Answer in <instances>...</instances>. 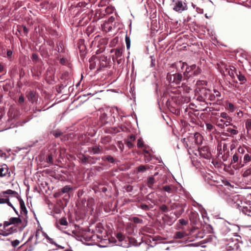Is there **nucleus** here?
<instances>
[{"label": "nucleus", "instance_id": "nucleus-1", "mask_svg": "<svg viewBox=\"0 0 251 251\" xmlns=\"http://www.w3.org/2000/svg\"><path fill=\"white\" fill-rule=\"evenodd\" d=\"M203 139V136L200 133L195 132L182 139L181 141L187 149L189 155H192L195 150L202 144Z\"/></svg>", "mask_w": 251, "mask_h": 251}, {"label": "nucleus", "instance_id": "nucleus-2", "mask_svg": "<svg viewBox=\"0 0 251 251\" xmlns=\"http://www.w3.org/2000/svg\"><path fill=\"white\" fill-rule=\"evenodd\" d=\"M213 91L214 93H212L210 89H206L205 87H202L197 92L198 94L197 100L205 103L206 100L213 101L216 98L221 97V93L219 91L214 89Z\"/></svg>", "mask_w": 251, "mask_h": 251}, {"label": "nucleus", "instance_id": "nucleus-3", "mask_svg": "<svg viewBox=\"0 0 251 251\" xmlns=\"http://www.w3.org/2000/svg\"><path fill=\"white\" fill-rule=\"evenodd\" d=\"M113 113L114 109L112 108H106L100 111L99 121L101 125L113 122V120H115V116L113 115Z\"/></svg>", "mask_w": 251, "mask_h": 251}, {"label": "nucleus", "instance_id": "nucleus-4", "mask_svg": "<svg viewBox=\"0 0 251 251\" xmlns=\"http://www.w3.org/2000/svg\"><path fill=\"white\" fill-rule=\"evenodd\" d=\"M185 66H186V68L184 73V75H186V77L197 76L201 73V69L196 64L188 65L186 62H183L181 68Z\"/></svg>", "mask_w": 251, "mask_h": 251}, {"label": "nucleus", "instance_id": "nucleus-5", "mask_svg": "<svg viewBox=\"0 0 251 251\" xmlns=\"http://www.w3.org/2000/svg\"><path fill=\"white\" fill-rule=\"evenodd\" d=\"M167 79L173 86L176 85L177 87L183 80V75L180 73H176L174 74L168 73Z\"/></svg>", "mask_w": 251, "mask_h": 251}, {"label": "nucleus", "instance_id": "nucleus-6", "mask_svg": "<svg viewBox=\"0 0 251 251\" xmlns=\"http://www.w3.org/2000/svg\"><path fill=\"white\" fill-rule=\"evenodd\" d=\"M137 146L138 148L143 149V151L145 153V157H147V155L149 157H154V151L151 149H150L149 146H147L144 144L141 138L138 139Z\"/></svg>", "mask_w": 251, "mask_h": 251}, {"label": "nucleus", "instance_id": "nucleus-7", "mask_svg": "<svg viewBox=\"0 0 251 251\" xmlns=\"http://www.w3.org/2000/svg\"><path fill=\"white\" fill-rule=\"evenodd\" d=\"M251 158H232L230 165L235 170L239 169L245 165L248 161H250Z\"/></svg>", "mask_w": 251, "mask_h": 251}, {"label": "nucleus", "instance_id": "nucleus-8", "mask_svg": "<svg viewBox=\"0 0 251 251\" xmlns=\"http://www.w3.org/2000/svg\"><path fill=\"white\" fill-rule=\"evenodd\" d=\"M193 154L198 156L199 154L201 157H210L211 156V152L209 147L207 146H203L201 148L199 147L195 150Z\"/></svg>", "mask_w": 251, "mask_h": 251}, {"label": "nucleus", "instance_id": "nucleus-9", "mask_svg": "<svg viewBox=\"0 0 251 251\" xmlns=\"http://www.w3.org/2000/svg\"><path fill=\"white\" fill-rule=\"evenodd\" d=\"M173 10L176 12L181 13L187 9V5L184 0H176L174 1Z\"/></svg>", "mask_w": 251, "mask_h": 251}, {"label": "nucleus", "instance_id": "nucleus-10", "mask_svg": "<svg viewBox=\"0 0 251 251\" xmlns=\"http://www.w3.org/2000/svg\"><path fill=\"white\" fill-rule=\"evenodd\" d=\"M89 68L90 70L96 69L97 72L101 71V69L99 68L98 56L96 55H93L90 58Z\"/></svg>", "mask_w": 251, "mask_h": 251}, {"label": "nucleus", "instance_id": "nucleus-11", "mask_svg": "<svg viewBox=\"0 0 251 251\" xmlns=\"http://www.w3.org/2000/svg\"><path fill=\"white\" fill-rule=\"evenodd\" d=\"M99 59V68L101 69V71L103 68L107 67L109 65L110 63V59H108L107 56L101 55L100 56H98Z\"/></svg>", "mask_w": 251, "mask_h": 251}, {"label": "nucleus", "instance_id": "nucleus-12", "mask_svg": "<svg viewBox=\"0 0 251 251\" xmlns=\"http://www.w3.org/2000/svg\"><path fill=\"white\" fill-rule=\"evenodd\" d=\"M226 132H223L221 133L222 138L224 139V136H233L238 133V131L234 128L231 127H227L226 130Z\"/></svg>", "mask_w": 251, "mask_h": 251}, {"label": "nucleus", "instance_id": "nucleus-13", "mask_svg": "<svg viewBox=\"0 0 251 251\" xmlns=\"http://www.w3.org/2000/svg\"><path fill=\"white\" fill-rule=\"evenodd\" d=\"M124 49L123 47L117 48L116 49H112L110 51L111 53H114L113 56V60L114 61L115 58L121 57L123 56Z\"/></svg>", "mask_w": 251, "mask_h": 251}, {"label": "nucleus", "instance_id": "nucleus-14", "mask_svg": "<svg viewBox=\"0 0 251 251\" xmlns=\"http://www.w3.org/2000/svg\"><path fill=\"white\" fill-rule=\"evenodd\" d=\"M30 150L28 148H21L18 150L14 151L15 153H13L14 155H18L22 156H25L27 155V153L29 152Z\"/></svg>", "mask_w": 251, "mask_h": 251}, {"label": "nucleus", "instance_id": "nucleus-15", "mask_svg": "<svg viewBox=\"0 0 251 251\" xmlns=\"http://www.w3.org/2000/svg\"><path fill=\"white\" fill-rule=\"evenodd\" d=\"M26 98L31 103H34L37 100V94L34 91H29L26 95Z\"/></svg>", "mask_w": 251, "mask_h": 251}, {"label": "nucleus", "instance_id": "nucleus-16", "mask_svg": "<svg viewBox=\"0 0 251 251\" xmlns=\"http://www.w3.org/2000/svg\"><path fill=\"white\" fill-rule=\"evenodd\" d=\"M207 82L204 80H199L197 81L196 85V92H198V90L201 89L202 87H205V86L207 85Z\"/></svg>", "mask_w": 251, "mask_h": 251}, {"label": "nucleus", "instance_id": "nucleus-17", "mask_svg": "<svg viewBox=\"0 0 251 251\" xmlns=\"http://www.w3.org/2000/svg\"><path fill=\"white\" fill-rule=\"evenodd\" d=\"M226 71L232 78H234L235 75L237 74V70L234 66H229L228 68L226 69Z\"/></svg>", "mask_w": 251, "mask_h": 251}, {"label": "nucleus", "instance_id": "nucleus-18", "mask_svg": "<svg viewBox=\"0 0 251 251\" xmlns=\"http://www.w3.org/2000/svg\"><path fill=\"white\" fill-rule=\"evenodd\" d=\"M89 151L92 154H99L102 152V150L100 149L99 146H95L90 148Z\"/></svg>", "mask_w": 251, "mask_h": 251}, {"label": "nucleus", "instance_id": "nucleus-19", "mask_svg": "<svg viewBox=\"0 0 251 251\" xmlns=\"http://www.w3.org/2000/svg\"><path fill=\"white\" fill-rule=\"evenodd\" d=\"M220 117L223 118L224 119L226 120V126L231 125L230 123L231 121V118L228 115L226 112H222L220 114Z\"/></svg>", "mask_w": 251, "mask_h": 251}, {"label": "nucleus", "instance_id": "nucleus-20", "mask_svg": "<svg viewBox=\"0 0 251 251\" xmlns=\"http://www.w3.org/2000/svg\"><path fill=\"white\" fill-rule=\"evenodd\" d=\"M8 172V168L6 165L3 164L0 166V177L5 176Z\"/></svg>", "mask_w": 251, "mask_h": 251}, {"label": "nucleus", "instance_id": "nucleus-21", "mask_svg": "<svg viewBox=\"0 0 251 251\" xmlns=\"http://www.w3.org/2000/svg\"><path fill=\"white\" fill-rule=\"evenodd\" d=\"M102 30L106 32H108L109 31H110L112 29V24L107 23L105 22L102 25Z\"/></svg>", "mask_w": 251, "mask_h": 251}, {"label": "nucleus", "instance_id": "nucleus-22", "mask_svg": "<svg viewBox=\"0 0 251 251\" xmlns=\"http://www.w3.org/2000/svg\"><path fill=\"white\" fill-rule=\"evenodd\" d=\"M236 76L239 80L240 81V84H244L247 81V79L245 76L243 74H242L240 71L238 72L237 74H236Z\"/></svg>", "mask_w": 251, "mask_h": 251}, {"label": "nucleus", "instance_id": "nucleus-23", "mask_svg": "<svg viewBox=\"0 0 251 251\" xmlns=\"http://www.w3.org/2000/svg\"><path fill=\"white\" fill-rule=\"evenodd\" d=\"M206 130L209 132H214L216 131V128L214 126H213L210 123H206L205 124Z\"/></svg>", "mask_w": 251, "mask_h": 251}, {"label": "nucleus", "instance_id": "nucleus-24", "mask_svg": "<svg viewBox=\"0 0 251 251\" xmlns=\"http://www.w3.org/2000/svg\"><path fill=\"white\" fill-rule=\"evenodd\" d=\"M9 221L11 225L19 224L22 222L21 220L19 218L12 217L9 219Z\"/></svg>", "mask_w": 251, "mask_h": 251}, {"label": "nucleus", "instance_id": "nucleus-25", "mask_svg": "<svg viewBox=\"0 0 251 251\" xmlns=\"http://www.w3.org/2000/svg\"><path fill=\"white\" fill-rule=\"evenodd\" d=\"M155 182V178L153 176L149 177L147 179V183L149 187L151 188L153 184Z\"/></svg>", "mask_w": 251, "mask_h": 251}, {"label": "nucleus", "instance_id": "nucleus-26", "mask_svg": "<svg viewBox=\"0 0 251 251\" xmlns=\"http://www.w3.org/2000/svg\"><path fill=\"white\" fill-rule=\"evenodd\" d=\"M20 201V207L22 211H23L25 214H26L27 213V211L26 210V208L25 207V203L24 201L22 200H20L19 201Z\"/></svg>", "mask_w": 251, "mask_h": 251}, {"label": "nucleus", "instance_id": "nucleus-27", "mask_svg": "<svg viewBox=\"0 0 251 251\" xmlns=\"http://www.w3.org/2000/svg\"><path fill=\"white\" fill-rule=\"evenodd\" d=\"M77 47L79 50L80 52H83L85 50V46L83 44L82 40H80L77 43Z\"/></svg>", "mask_w": 251, "mask_h": 251}, {"label": "nucleus", "instance_id": "nucleus-28", "mask_svg": "<svg viewBox=\"0 0 251 251\" xmlns=\"http://www.w3.org/2000/svg\"><path fill=\"white\" fill-rule=\"evenodd\" d=\"M8 196L7 195L3 196L2 193L0 194V204H3L7 202Z\"/></svg>", "mask_w": 251, "mask_h": 251}, {"label": "nucleus", "instance_id": "nucleus-29", "mask_svg": "<svg viewBox=\"0 0 251 251\" xmlns=\"http://www.w3.org/2000/svg\"><path fill=\"white\" fill-rule=\"evenodd\" d=\"M72 190H73V188L69 185H66V186L63 187L61 189V191L63 193H69V192H70L71 191H72Z\"/></svg>", "mask_w": 251, "mask_h": 251}, {"label": "nucleus", "instance_id": "nucleus-30", "mask_svg": "<svg viewBox=\"0 0 251 251\" xmlns=\"http://www.w3.org/2000/svg\"><path fill=\"white\" fill-rule=\"evenodd\" d=\"M52 134L55 138H58V137L62 135L63 132L60 130L57 129L53 131Z\"/></svg>", "mask_w": 251, "mask_h": 251}, {"label": "nucleus", "instance_id": "nucleus-31", "mask_svg": "<svg viewBox=\"0 0 251 251\" xmlns=\"http://www.w3.org/2000/svg\"><path fill=\"white\" fill-rule=\"evenodd\" d=\"M163 189L164 191L169 193H173L174 192V190L171 186H163Z\"/></svg>", "mask_w": 251, "mask_h": 251}, {"label": "nucleus", "instance_id": "nucleus-32", "mask_svg": "<svg viewBox=\"0 0 251 251\" xmlns=\"http://www.w3.org/2000/svg\"><path fill=\"white\" fill-rule=\"evenodd\" d=\"M125 41L126 43V48L127 50H129L130 47V39L129 37L126 35L125 37Z\"/></svg>", "mask_w": 251, "mask_h": 251}, {"label": "nucleus", "instance_id": "nucleus-33", "mask_svg": "<svg viewBox=\"0 0 251 251\" xmlns=\"http://www.w3.org/2000/svg\"><path fill=\"white\" fill-rule=\"evenodd\" d=\"M251 175V167L246 170L243 173L242 176L244 177H248Z\"/></svg>", "mask_w": 251, "mask_h": 251}, {"label": "nucleus", "instance_id": "nucleus-34", "mask_svg": "<svg viewBox=\"0 0 251 251\" xmlns=\"http://www.w3.org/2000/svg\"><path fill=\"white\" fill-rule=\"evenodd\" d=\"M184 236V234L183 232L178 231L175 234V237L177 239H181Z\"/></svg>", "mask_w": 251, "mask_h": 251}, {"label": "nucleus", "instance_id": "nucleus-35", "mask_svg": "<svg viewBox=\"0 0 251 251\" xmlns=\"http://www.w3.org/2000/svg\"><path fill=\"white\" fill-rule=\"evenodd\" d=\"M223 183L224 185L227 186L229 190H231L234 188V185L231 184L228 181H225Z\"/></svg>", "mask_w": 251, "mask_h": 251}, {"label": "nucleus", "instance_id": "nucleus-36", "mask_svg": "<svg viewBox=\"0 0 251 251\" xmlns=\"http://www.w3.org/2000/svg\"><path fill=\"white\" fill-rule=\"evenodd\" d=\"M31 59H32V61L35 62V63L37 62L39 59L38 54L34 53H32L31 56Z\"/></svg>", "mask_w": 251, "mask_h": 251}, {"label": "nucleus", "instance_id": "nucleus-37", "mask_svg": "<svg viewBox=\"0 0 251 251\" xmlns=\"http://www.w3.org/2000/svg\"><path fill=\"white\" fill-rule=\"evenodd\" d=\"M146 170V168L144 165H140L138 168V172L143 173Z\"/></svg>", "mask_w": 251, "mask_h": 251}, {"label": "nucleus", "instance_id": "nucleus-38", "mask_svg": "<svg viewBox=\"0 0 251 251\" xmlns=\"http://www.w3.org/2000/svg\"><path fill=\"white\" fill-rule=\"evenodd\" d=\"M129 242L133 246H138L141 244V243L138 244L137 243V241L134 238L130 239Z\"/></svg>", "mask_w": 251, "mask_h": 251}, {"label": "nucleus", "instance_id": "nucleus-39", "mask_svg": "<svg viewBox=\"0 0 251 251\" xmlns=\"http://www.w3.org/2000/svg\"><path fill=\"white\" fill-rule=\"evenodd\" d=\"M160 209L164 212H167L169 211V208L166 205H162L160 207Z\"/></svg>", "mask_w": 251, "mask_h": 251}, {"label": "nucleus", "instance_id": "nucleus-40", "mask_svg": "<svg viewBox=\"0 0 251 251\" xmlns=\"http://www.w3.org/2000/svg\"><path fill=\"white\" fill-rule=\"evenodd\" d=\"M244 116V113L242 111L239 110L236 113V116L239 120H240Z\"/></svg>", "mask_w": 251, "mask_h": 251}, {"label": "nucleus", "instance_id": "nucleus-41", "mask_svg": "<svg viewBox=\"0 0 251 251\" xmlns=\"http://www.w3.org/2000/svg\"><path fill=\"white\" fill-rule=\"evenodd\" d=\"M60 224L63 226H67L68 222L66 218H62L60 220Z\"/></svg>", "mask_w": 251, "mask_h": 251}, {"label": "nucleus", "instance_id": "nucleus-42", "mask_svg": "<svg viewBox=\"0 0 251 251\" xmlns=\"http://www.w3.org/2000/svg\"><path fill=\"white\" fill-rule=\"evenodd\" d=\"M15 192V191H14L12 190L9 189V190H6V191L3 192L2 194L3 196H4V195H7V194H13Z\"/></svg>", "mask_w": 251, "mask_h": 251}, {"label": "nucleus", "instance_id": "nucleus-43", "mask_svg": "<svg viewBox=\"0 0 251 251\" xmlns=\"http://www.w3.org/2000/svg\"><path fill=\"white\" fill-rule=\"evenodd\" d=\"M132 221L135 223H141L142 220L140 219L137 217H134L132 218Z\"/></svg>", "mask_w": 251, "mask_h": 251}, {"label": "nucleus", "instance_id": "nucleus-44", "mask_svg": "<svg viewBox=\"0 0 251 251\" xmlns=\"http://www.w3.org/2000/svg\"><path fill=\"white\" fill-rule=\"evenodd\" d=\"M182 87L183 88V90L187 93L190 92V91L191 90L190 87H188L186 85H183L182 84Z\"/></svg>", "mask_w": 251, "mask_h": 251}, {"label": "nucleus", "instance_id": "nucleus-45", "mask_svg": "<svg viewBox=\"0 0 251 251\" xmlns=\"http://www.w3.org/2000/svg\"><path fill=\"white\" fill-rule=\"evenodd\" d=\"M20 244V241L18 240H15L11 241V245L13 247H16Z\"/></svg>", "mask_w": 251, "mask_h": 251}, {"label": "nucleus", "instance_id": "nucleus-46", "mask_svg": "<svg viewBox=\"0 0 251 251\" xmlns=\"http://www.w3.org/2000/svg\"><path fill=\"white\" fill-rule=\"evenodd\" d=\"M117 238L120 241H122L124 240V236L122 233H118L117 234Z\"/></svg>", "mask_w": 251, "mask_h": 251}, {"label": "nucleus", "instance_id": "nucleus-47", "mask_svg": "<svg viewBox=\"0 0 251 251\" xmlns=\"http://www.w3.org/2000/svg\"><path fill=\"white\" fill-rule=\"evenodd\" d=\"M118 64H120L124 62V59L121 57L119 58H115Z\"/></svg>", "mask_w": 251, "mask_h": 251}, {"label": "nucleus", "instance_id": "nucleus-48", "mask_svg": "<svg viewBox=\"0 0 251 251\" xmlns=\"http://www.w3.org/2000/svg\"><path fill=\"white\" fill-rule=\"evenodd\" d=\"M211 158L212 159V163L213 164L214 166L215 167H219V163L218 162V161L217 160H216V159H214V158Z\"/></svg>", "mask_w": 251, "mask_h": 251}, {"label": "nucleus", "instance_id": "nucleus-49", "mask_svg": "<svg viewBox=\"0 0 251 251\" xmlns=\"http://www.w3.org/2000/svg\"><path fill=\"white\" fill-rule=\"evenodd\" d=\"M24 101H25V98H24L23 95H21L19 98L18 101L20 104H22L24 102Z\"/></svg>", "mask_w": 251, "mask_h": 251}, {"label": "nucleus", "instance_id": "nucleus-50", "mask_svg": "<svg viewBox=\"0 0 251 251\" xmlns=\"http://www.w3.org/2000/svg\"><path fill=\"white\" fill-rule=\"evenodd\" d=\"M228 108L231 111V112H233L234 110L235 107L232 103H229L228 104Z\"/></svg>", "mask_w": 251, "mask_h": 251}, {"label": "nucleus", "instance_id": "nucleus-51", "mask_svg": "<svg viewBox=\"0 0 251 251\" xmlns=\"http://www.w3.org/2000/svg\"><path fill=\"white\" fill-rule=\"evenodd\" d=\"M151 67H154L155 65V59L154 57L152 56H151Z\"/></svg>", "mask_w": 251, "mask_h": 251}, {"label": "nucleus", "instance_id": "nucleus-52", "mask_svg": "<svg viewBox=\"0 0 251 251\" xmlns=\"http://www.w3.org/2000/svg\"><path fill=\"white\" fill-rule=\"evenodd\" d=\"M213 110V108L206 107L205 108L201 109V110L202 111H206V112H208L212 111Z\"/></svg>", "mask_w": 251, "mask_h": 251}, {"label": "nucleus", "instance_id": "nucleus-53", "mask_svg": "<svg viewBox=\"0 0 251 251\" xmlns=\"http://www.w3.org/2000/svg\"><path fill=\"white\" fill-rule=\"evenodd\" d=\"M114 20H115L114 17L113 16H111L108 19L107 21L105 22L107 23L112 24V23L114 21Z\"/></svg>", "mask_w": 251, "mask_h": 251}, {"label": "nucleus", "instance_id": "nucleus-54", "mask_svg": "<svg viewBox=\"0 0 251 251\" xmlns=\"http://www.w3.org/2000/svg\"><path fill=\"white\" fill-rule=\"evenodd\" d=\"M179 222L182 225H186L188 224L187 221H185L183 219H179Z\"/></svg>", "mask_w": 251, "mask_h": 251}, {"label": "nucleus", "instance_id": "nucleus-55", "mask_svg": "<svg viewBox=\"0 0 251 251\" xmlns=\"http://www.w3.org/2000/svg\"><path fill=\"white\" fill-rule=\"evenodd\" d=\"M140 208H142L143 210H147L149 209V206L145 204H141L140 205Z\"/></svg>", "mask_w": 251, "mask_h": 251}, {"label": "nucleus", "instance_id": "nucleus-56", "mask_svg": "<svg viewBox=\"0 0 251 251\" xmlns=\"http://www.w3.org/2000/svg\"><path fill=\"white\" fill-rule=\"evenodd\" d=\"M53 158H45L46 159L45 161L48 163L51 164L53 162ZM43 159H45V158H43Z\"/></svg>", "mask_w": 251, "mask_h": 251}, {"label": "nucleus", "instance_id": "nucleus-57", "mask_svg": "<svg viewBox=\"0 0 251 251\" xmlns=\"http://www.w3.org/2000/svg\"><path fill=\"white\" fill-rule=\"evenodd\" d=\"M5 203H7L9 206L11 207L14 209V210L16 212V213L17 214L16 210L15 209L14 207L13 206V205L11 204V203L9 202V198L8 197L7 202H6Z\"/></svg>", "mask_w": 251, "mask_h": 251}, {"label": "nucleus", "instance_id": "nucleus-58", "mask_svg": "<svg viewBox=\"0 0 251 251\" xmlns=\"http://www.w3.org/2000/svg\"><path fill=\"white\" fill-rule=\"evenodd\" d=\"M11 224L9 220V221H5L3 223V227L4 228H5L7 226H9Z\"/></svg>", "mask_w": 251, "mask_h": 251}, {"label": "nucleus", "instance_id": "nucleus-59", "mask_svg": "<svg viewBox=\"0 0 251 251\" xmlns=\"http://www.w3.org/2000/svg\"><path fill=\"white\" fill-rule=\"evenodd\" d=\"M60 63L62 65H65L66 64V60L64 58H61L60 59Z\"/></svg>", "mask_w": 251, "mask_h": 251}, {"label": "nucleus", "instance_id": "nucleus-60", "mask_svg": "<svg viewBox=\"0 0 251 251\" xmlns=\"http://www.w3.org/2000/svg\"><path fill=\"white\" fill-rule=\"evenodd\" d=\"M69 138V134H66L61 138V140L63 141H65L67 140H68Z\"/></svg>", "mask_w": 251, "mask_h": 251}, {"label": "nucleus", "instance_id": "nucleus-61", "mask_svg": "<svg viewBox=\"0 0 251 251\" xmlns=\"http://www.w3.org/2000/svg\"><path fill=\"white\" fill-rule=\"evenodd\" d=\"M104 50V49L103 48H101L98 49L96 51V54H99L100 53H102Z\"/></svg>", "mask_w": 251, "mask_h": 251}, {"label": "nucleus", "instance_id": "nucleus-62", "mask_svg": "<svg viewBox=\"0 0 251 251\" xmlns=\"http://www.w3.org/2000/svg\"><path fill=\"white\" fill-rule=\"evenodd\" d=\"M245 125L247 128L248 127H251V120H247Z\"/></svg>", "mask_w": 251, "mask_h": 251}, {"label": "nucleus", "instance_id": "nucleus-63", "mask_svg": "<svg viewBox=\"0 0 251 251\" xmlns=\"http://www.w3.org/2000/svg\"><path fill=\"white\" fill-rule=\"evenodd\" d=\"M129 139L130 140V141H134L136 139V136L133 134H131L129 136Z\"/></svg>", "mask_w": 251, "mask_h": 251}, {"label": "nucleus", "instance_id": "nucleus-64", "mask_svg": "<svg viewBox=\"0 0 251 251\" xmlns=\"http://www.w3.org/2000/svg\"><path fill=\"white\" fill-rule=\"evenodd\" d=\"M89 158H81V162L83 163H86L88 161Z\"/></svg>", "mask_w": 251, "mask_h": 251}]
</instances>
